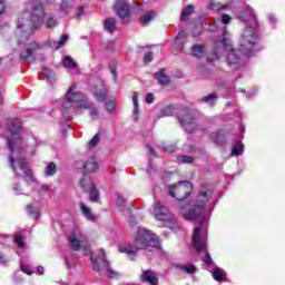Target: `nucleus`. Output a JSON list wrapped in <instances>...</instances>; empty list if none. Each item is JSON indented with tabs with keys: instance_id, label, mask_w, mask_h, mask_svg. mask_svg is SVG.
<instances>
[{
	"instance_id": "1",
	"label": "nucleus",
	"mask_w": 285,
	"mask_h": 285,
	"mask_svg": "<svg viewBox=\"0 0 285 285\" xmlns=\"http://www.w3.org/2000/svg\"><path fill=\"white\" fill-rule=\"evenodd\" d=\"M193 193V184L190 181H178L177 185L169 186L170 197H175L180 202V215L187 222H194L195 219H202L198 226H195L191 237V244L197 253H205L202 258L206 266H213V258L207 250L208 244V220L204 217V213L208 208L215 206V199H213L214 191L208 186H203L199 194L196 197V202L193 206L186 204V197Z\"/></svg>"
},
{
	"instance_id": "2",
	"label": "nucleus",
	"mask_w": 285,
	"mask_h": 285,
	"mask_svg": "<svg viewBox=\"0 0 285 285\" xmlns=\"http://www.w3.org/2000/svg\"><path fill=\"white\" fill-rule=\"evenodd\" d=\"M238 19L245 23H249L240 36L238 52L245 57H253L255 52H259V50H262L259 47V31L257 30V16H255L253 8L247 6L243 11H240ZM227 63L233 70H237V68L244 66L242 58L237 56V50H232L227 55Z\"/></svg>"
},
{
	"instance_id": "3",
	"label": "nucleus",
	"mask_w": 285,
	"mask_h": 285,
	"mask_svg": "<svg viewBox=\"0 0 285 285\" xmlns=\"http://www.w3.org/2000/svg\"><path fill=\"white\" fill-rule=\"evenodd\" d=\"M9 132H11V137L8 138V148L10 150L9 161L10 168H12L16 177H19V173H17V166L22 170L26 175V179H32V175L30 174V168H28V163L26 161V157H23V150L21 149V137L19 132L21 131V120L19 118H11L8 120Z\"/></svg>"
},
{
	"instance_id": "4",
	"label": "nucleus",
	"mask_w": 285,
	"mask_h": 285,
	"mask_svg": "<svg viewBox=\"0 0 285 285\" xmlns=\"http://www.w3.org/2000/svg\"><path fill=\"white\" fill-rule=\"evenodd\" d=\"M46 17V10L43 3L36 2L31 12H24L18 19L17 36L20 38L18 43H26L28 38L35 33V30L43 26V18Z\"/></svg>"
},
{
	"instance_id": "5",
	"label": "nucleus",
	"mask_w": 285,
	"mask_h": 285,
	"mask_svg": "<svg viewBox=\"0 0 285 285\" xmlns=\"http://www.w3.org/2000/svg\"><path fill=\"white\" fill-rule=\"evenodd\" d=\"M146 248H159V238L157 235L153 234V232L144 227H138L134 245L129 244L120 246L118 250L119 253L130 255L131 262H135L136 253H139V250H146Z\"/></svg>"
},
{
	"instance_id": "6",
	"label": "nucleus",
	"mask_w": 285,
	"mask_h": 285,
	"mask_svg": "<svg viewBox=\"0 0 285 285\" xmlns=\"http://www.w3.org/2000/svg\"><path fill=\"white\" fill-rule=\"evenodd\" d=\"M77 88L76 83H72L65 95V101L62 104V114L66 115V110L69 108H92V104L86 100V97L81 92H75Z\"/></svg>"
},
{
	"instance_id": "7",
	"label": "nucleus",
	"mask_w": 285,
	"mask_h": 285,
	"mask_svg": "<svg viewBox=\"0 0 285 285\" xmlns=\"http://www.w3.org/2000/svg\"><path fill=\"white\" fill-rule=\"evenodd\" d=\"M91 266L96 273H101V271H105L107 277H110L111 279L119 275L117 272L110 268V263L108 259H106V250L104 249H100V256L97 258L91 256Z\"/></svg>"
},
{
	"instance_id": "8",
	"label": "nucleus",
	"mask_w": 285,
	"mask_h": 285,
	"mask_svg": "<svg viewBox=\"0 0 285 285\" xmlns=\"http://www.w3.org/2000/svg\"><path fill=\"white\" fill-rule=\"evenodd\" d=\"M69 246L72 250H79L82 248L85 255H92V250L90 249V245L86 242V236L81 233V229H75L69 235Z\"/></svg>"
},
{
	"instance_id": "9",
	"label": "nucleus",
	"mask_w": 285,
	"mask_h": 285,
	"mask_svg": "<svg viewBox=\"0 0 285 285\" xmlns=\"http://www.w3.org/2000/svg\"><path fill=\"white\" fill-rule=\"evenodd\" d=\"M178 121L184 126L187 132H193V126L195 124V110L181 109L178 114Z\"/></svg>"
},
{
	"instance_id": "10",
	"label": "nucleus",
	"mask_w": 285,
	"mask_h": 285,
	"mask_svg": "<svg viewBox=\"0 0 285 285\" xmlns=\"http://www.w3.org/2000/svg\"><path fill=\"white\" fill-rule=\"evenodd\" d=\"M114 10L116 14L122 20V22H126V19L130 17V7L128 6L127 0H116Z\"/></svg>"
},
{
	"instance_id": "11",
	"label": "nucleus",
	"mask_w": 285,
	"mask_h": 285,
	"mask_svg": "<svg viewBox=\"0 0 285 285\" xmlns=\"http://www.w3.org/2000/svg\"><path fill=\"white\" fill-rule=\"evenodd\" d=\"M153 215L158 222H168V219H170L168 208H166L159 200L154 202Z\"/></svg>"
},
{
	"instance_id": "12",
	"label": "nucleus",
	"mask_w": 285,
	"mask_h": 285,
	"mask_svg": "<svg viewBox=\"0 0 285 285\" xmlns=\"http://www.w3.org/2000/svg\"><path fill=\"white\" fill-rule=\"evenodd\" d=\"M227 33L226 30L223 31V40L216 42V49L214 50V58L209 59V61H215V59H219V52L223 50H230V40L226 38Z\"/></svg>"
},
{
	"instance_id": "13",
	"label": "nucleus",
	"mask_w": 285,
	"mask_h": 285,
	"mask_svg": "<svg viewBox=\"0 0 285 285\" xmlns=\"http://www.w3.org/2000/svg\"><path fill=\"white\" fill-rule=\"evenodd\" d=\"M76 0H60L58 4V12L61 17H68L75 10Z\"/></svg>"
},
{
	"instance_id": "14",
	"label": "nucleus",
	"mask_w": 285,
	"mask_h": 285,
	"mask_svg": "<svg viewBox=\"0 0 285 285\" xmlns=\"http://www.w3.org/2000/svg\"><path fill=\"white\" fill-rule=\"evenodd\" d=\"M140 278L142 282H147V284L159 285L157 273H155L153 269L142 271Z\"/></svg>"
},
{
	"instance_id": "15",
	"label": "nucleus",
	"mask_w": 285,
	"mask_h": 285,
	"mask_svg": "<svg viewBox=\"0 0 285 285\" xmlns=\"http://www.w3.org/2000/svg\"><path fill=\"white\" fill-rule=\"evenodd\" d=\"M37 50H41V45H39L38 42L29 43V47L20 53V59H23L24 61L28 59H32V55H35Z\"/></svg>"
},
{
	"instance_id": "16",
	"label": "nucleus",
	"mask_w": 285,
	"mask_h": 285,
	"mask_svg": "<svg viewBox=\"0 0 285 285\" xmlns=\"http://www.w3.org/2000/svg\"><path fill=\"white\" fill-rule=\"evenodd\" d=\"M230 3V0H212L209 4L210 10H224Z\"/></svg>"
},
{
	"instance_id": "17",
	"label": "nucleus",
	"mask_w": 285,
	"mask_h": 285,
	"mask_svg": "<svg viewBox=\"0 0 285 285\" xmlns=\"http://www.w3.org/2000/svg\"><path fill=\"white\" fill-rule=\"evenodd\" d=\"M155 79H157V81H158V83H160V86H166L170 81V79L166 75V69H161L158 72H156Z\"/></svg>"
},
{
	"instance_id": "18",
	"label": "nucleus",
	"mask_w": 285,
	"mask_h": 285,
	"mask_svg": "<svg viewBox=\"0 0 285 285\" xmlns=\"http://www.w3.org/2000/svg\"><path fill=\"white\" fill-rule=\"evenodd\" d=\"M80 210L83 217H86V219L89 222H95L97 219V217L92 215V209H90V207L86 206L85 204H80Z\"/></svg>"
},
{
	"instance_id": "19",
	"label": "nucleus",
	"mask_w": 285,
	"mask_h": 285,
	"mask_svg": "<svg viewBox=\"0 0 285 285\" xmlns=\"http://www.w3.org/2000/svg\"><path fill=\"white\" fill-rule=\"evenodd\" d=\"M80 186L81 188L85 190V193L87 190H90L91 188H95V183H92V178L85 176L81 180H80Z\"/></svg>"
},
{
	"instance_id": "20",
	"label": "nucleus",
	"mask_w": 285,
	"mask_h": 285,
	"mask_svg": "<svg viewBox=\"0 0 285 285\" xmlns=\"http://www.w3.org/2000/svg\"><path fill=\"white\" fill-rule=\"evenodd\" d=\"M105 30L110 33L115 32V30H117V20H115V18L105 20Z\"/></svg>"
},
{
	"instance_id": "21",
	"label": "nucleus",
	"mask_w": 285,
	"mask_h": 285,
	"mask_svg": "<svg viewBox=\"0 0 285 285\" xmlns=\"http://www.w3.org/2000/svg\"><path fill=\"white\" fill-rule=\"evenodd\" d=\"M212 275L216 282H224V279H226V273L220 267H216L212 272Z\"/></svg>"
},
{
	"instance_id": "22",
	"label": "nucleus",
	"mask_w": 285,
	"mask_h": 285,
	"mask_svg": "<svg viewBox=\"0 0 285 285\" xmlns=\"http://www.w3.org/2000/svg\"><path fill=\"white\" fill-rule=\"evenodd\" d=\"M108 95V89L101 87L100 89H96L94 91V97L97 99V101H106V97Z\"/></svg>"
},
{
	"instance_id": "23",
	"label": "nucleus",
	"mask_w": 285,
	"mask_h": 285,
	"mask_svg": "<svg viewBox=\"0 0 285 285\" xmlns=\"http://www.w3.org/2000/svg\"><path fill=\"white\" fill-rule=\"evenodd\" d=\"M210 139L214 141V144H217V146H222L226 139V136H224L222 131H216L210 135Z\"/></svg>"
},
{
	"instance_id": "24",
	"label": "nucleus",
	"mask_w": 285,
	"mask_h": 285,
	"mask_svg": "<svg viewBox=\"0 0 285 285\" xmlns=\"http://www.w3.org/2000/svg\"><path fill=\"white\" fill-rule=\"evenodd\" d=\"M99 168V165L97 164V160H95V157H91L89 161L86 163V171L87 173H96Z\"/></svg>"
},
{
	"instance_id": "25",
	"label": "nucleus",
	"mask_w": 285,
	"mask_h": 285,
	"mask_svg": "<svg viewBox=\"0 0 285 285\" xmlns=\"http://www.w3.org/2000/svg\"><path fill=\"white\" fill-rule=\"evenodd\" d=\"M28 215H30V217H32L33 219H39V207L35 206L32 204L27 205L26 208Z\"/></svg>"
},
{
	"instance_id": "26",
	"label": "nucleus",
	"mask_w": 285,
	"mask_h": 285,
	"mask_svg": "<svg viewBox=\"0 0 285 285\" xmlns=\"http://www.w3.org/2000/svg\"><path fill=\"white\" fill-rule=\"evenodd\" d=\"M86 193H89V200L92 203L99 202V189L97 186L91 187Z\"/></svg>"
},
{
	"instance_id": "27",
	"label": "nucleus",
	"mask_w": 285,
	"mask_h": 285,
	"mask_svg": "<svg viewBox=\"0 0 285 285\" xmlns=\"http://www.w3.org/2000/svg\"><path fill=\"white\" fill-rule=\"evenodd\" d=\"M67 41H68V33H63L59 41H53V43H51V48L59 50V48H63V46H66Z\"/></svg>"
},
{
	"instance_id": "28",
	"label": "nucleus",
	"mask_w": 285,
	"mask_h": 285,
	"mask_svg": "<svg viewBox=\"0 0 285 285\" xmlns=\"http://www.w3.org/2000/svg\"><path fill=\"white\" fill-rule=\"evenodd\" d=\"M239 155H244V145L242 142H236L232 149V156L239 157Z\"/></svg>"
},
{
	"instance_id": "29",
	"label": "nucleus",
	"mask_w": 285,
	"mask_h": 285,
	"mask_svg": "<svg viewBox=\"0 0 285 285\" xmlns=\"http://www.w3.org/2000/svg\"><path fill=\"white\" fill-rule=\"evenodd\" d=\"M191 51L194 57H197V59H202V57H204V46L202 45H194L191 47Z\"/></svg>"
},
{
	"instance_id": "30",
	"label": "nucleus",
	"mask_w": 285,
	"mask_h": 285,
	"mask_svg": "<svg viewBox=\"0 0 285 285\" xmlns=\"http://www.w3.org/2000/svg\"><path fill=\"white\" fill-rule=\"evenodd\" d=\"M195 12V7L193 6H187L184 10H183V13H181V17H180V21H188V17L189 14H193Z\"/></svg>"
},
{
	"instance_id": "31",
	"label": "nucleus",
	"mask_w": 285,
	"mask_h": 285,
	"mask_svg": "<svg viewBox=\"0 0 285 285\" xmlns=\"http://www.w3.org/2000/svg\"><path fill=\"white\" fill-rule=\"evenodd\" d=\"M202 101L205 104H208V106H215V102L217 101V94H209L202 98Z\"/></svg>"
},
{
	"instance_id": "32",
	"label": "nucleus",
	"mask_w": 285,
	"mask_h": 285,
	"mask_svg": "<svg viewBox=\"0 0 285 285\" xmlns=\"http://www.w3.org/2000/svg\"><path fill=\"white\" fill-rule=\"evenodd\" d=\"M154 19H155V11H149L140 18V23L142 26H146L147 23H150V21Z\"/></svg>"
},
{
	"instance_id": "33",
	"label": "nucleus",
	"mask_w": 285,
	"mask_h": 285,
	"mask_svg": "<svg viewBox=\"0 0 285 285\" xmlns=\"http://www.w3.org/2000/svg\"><path fill=\"white\" fill-rule=\"evenodd\" d=\"M42 73H43V76L46 77L48 83H51V85H52L53 81H55V72H53L52 70H50L49 68H45V69L42 70Z\"/></svg>"
},
{
	"instance_id": "34",
	"label": "nucleus",
	"mask_w": 285,
	"mask_h": 285,
	"mask_svg": "<svg viewBox=\"0 0 285 285\" xmlns=\"http://www.w3.org/2000/svg\"><path fill=\"white\" fill-rule=\"evenodd\" d=\"M62 63L65 66V68H77V62H75V60H72V57L70 56H66L65 59L62 60Z\"/></svg>"
},
{
	"instance_id": "35",
	"label": "nucleus",
	"mask_w": 285,
	"mask_h": 285,
	"mask_svg": "<svg viewBox=\"0 0 285 285\" xmlns=\"http://www.w3.org/2000/svg\"><path fill=\"white\" fill-rule=\"evenodd\" d=\"M57 173V165L55 163H50L45 170L46 177H52Z\"/></svg>"
},
{
	"instance_id": "36",
	"label": "nucleus",
	"mask_w": 285,
	"mask_h": 285,
	"mask_svg": "<svg viewBox=\"0 0 285 285\" xmlns=\"http://www.w3.org/2000/svg\"><path fill=\"white\" fill-rule=\"evenodd\" d=\"M86 14V4H80L76 9L75 19H82V17Z\"/></svg>"
},
{
	"instance_id": "37",
	"label": "nucleus",
	"mask_w": 285,
	"mask_h": 285,
	"mask_svg": "<svg viewBox=\"0 0 285 285\" xmlns=\"http://www.w3.org/2000/svg\"><path fill=\"white\" fill-rule=\"evenodd\" d=\"M179 269L190 275L197 271V267L195 265H180Z\"/></svg>"
},
{
	"instance_id": "38",
	"label": "nucleus",
	"mask_w": 285,
	"mask_h": 285,
	"mask_svg": "<svg viewBox=\"0 0 285 285\" xmlns=\"http://www.w3.org/2000/svg\"><path fill=\"white\" fill-rule=\"evenodd\" d=\"M14 244H17L18 248H24L26 243H23V237L21 235L17 234L13 238Z\"/></svg>"
},
{
	"instance_id": "39",
	"label": "nucleus",
	"mask_w": 285,
	"mask_h": 285,
	"mask_svg": "<svg viewBox=\"0 0 285 285\" xmlns=\"http://www.w3.org/2000/svg\"><path fill=\"white\" fill-rule=\"evenodd\" d=\"M99 139H101V136L99 134H96L92 139L88 142L89 148H95L97 144H99Z\"/></svg>"
},
{
	"instance_id": "40",
	"label": "nucleus",
	"mask_w": 285,
	"mask_h": 285,
	"mask_svg": "<svg viewBox=\"0 0 285 285\" xmlns=\"http://www.w3.org/2000/svg\"><path fill=\"white\" fill-rule=\"evenodd\" d=\"M57 26V20L52 16H49L46 21V28H55Z\"/></svg>"
},
{
	"instance_id": "41",
	"label": "nucleus",
	"mask_w": 285,
	"mask_h": 285,
	"mask_svg": "<svg viewBox=\"0 0 285 285\" xmlns=\"http://www.w3.org/2000/svg\"><path fill=\"white\" fill-rule=\"evenodd\" d=\"M178 161H179L180 164H193L194 159H193V157H190V156H180V157L178 158Z\"/></svg>"
},
{
	"instance_id": "42",
	"label": "nucleus",
	"mask_w": 285,
	"mask_h": 285,
	"mask_svg": "<svg viewBox=\"0 0 285 285\" xmlns=\"http://www.w3.org/2000/svg\"><path fill=\"white\" fill-rule=\"evenodd\" d=\"M20 268L22 271V273H26V275H32L35 273V271H32V268H30L28 265L21 263Z\"/></svg>"
},
{
	"instance_id": "43",
	"label": "nucleus",
	"mask_w": 285,
	"mask_h": 285,
	"mask_svg": "<svg viewBox=\"0 0 285 285\" xmlns=\"http://www.w3.org/2000/svg\"><path fill=\"white\" fill-rule=\"evenodd\" d=\"M131 99L134 104V115H137V112H139V100L137 99V95H134Z\"/></svg>"
},
{
	"instance_id": "44",
	"label": "nucleus",
	"mask_w": 285,
	"mask_h": 285,
	"mask_svg": "<svg viewBox=\"0 0 285 285\" xmlns=\"http://www.w3.org/2000/svg\"><path fill=\"white\" fill-rule=\"evenodd\" d=\"M173 116V107H165L161 109V117Z\"/></svg>"
},
{
	"instance_id": "45",
	"label": "nucleus",
	"mask_w": 285,
	"mask_h": 285,
	"mask_svg": "<svg viewBox=\"0 0 285 285\" xmlns=\"http://www.w3.org/2000/svg\"><path fill=\"white\" fill-rule=\"evenodd\" d=\"M106 110H107V112L112 115V112H115V101L111 100V101L106 102Z\"/></svg>"
},
{
	"instance_id": "46",
	"label": "nucleus",
	"mask_w": 285,
	"mask_h": 285,
	"mask_svg": "<svg viewBox=\"0 0 285 285\" xmlns=\"http://www.w3.org/2000/svg\"><path fill=\"white\" fill-rule=\"evenodd\" d=\"M230 17L226 13H224L220 18L217 19V21H220V23H224L225 26L230 23Z\"/></svg>"
},
{
	"instance_id": "47",
	"label": "nucleus",
	"mask_w": 285,
	"mask_h": 285,
	"mask_svg": "<svg viewBox=\"0 0 285 285\" xmlns=\"http://www.w3.org/2000/svg\"><path fill=\"white\" fill-rule=\"evenodd\" d=\"M116 204H117L118 208H120V210H124L126 199H124V197H121V196H118L117 200H116Z\"/></svg>"
},
{
	"instance_id": "48",
	"label": "nucleus",
	"mask_w": 285,
	"mask_h": 285,
	"mask_svg": "<svg viewBox=\"0 0 285 285\" xmlns=\"http://www.w3.org/2000/svg\"><path fill=\"white\" fill-rule=\"evenodd\" d=\"M75 168H77L78 170H86V161L83 160L76 161Z\"/></svg>"
},
{
	"instance_id": "49",
	"label": "nucleus",
	"mask_w": 285,
	"mask_h": 285,
	"mask_svg": "<svg viewBox=\"0 0 285 285\" xmlns=\"http://www.w3.org/2000/svg\"><path fill=\"white\" fill-rule=\"evenodd\" d=\"M163 150H165V153H175V150H177V146L168 145V146L163 147Z\"/></svg>"
},
{
	"instance_id": "50",
	"label": "nucleus",
	"mask_w": 285,
	"mask_h": 285,
	"mask_svg": "<svg viewBox=\"0 0 285 285\" xmlns=\"http://www.w3.org/2000/svg\"><path fill=\"white\" fill-rule=\"evenodd\" d=\"M145 63H150L153 61V52H147L144 57Z\"/></svg>"
},
{
	"instance_id": "51",
	"label": "nucleus",
	"mask_w": 285,
	"mask_h": 285,
	"mask_svg": "<svg viewBox=\"0 0 285 285\" xmlns=\"http://www.w3.org/2000/svg\"><path fill=\"white\" fill-rule=\"evenodd\" d=\"M145 101L146 104H153V101H155V97H153V94H147Z\"/></svg>"
},
{
	"instance_id": "52",
	"label": "nucleus",
	"mask_w": 285,
	"mask_h": 285,
	"mask_svg": "<svg viewBox=\"0 0 285 285\" xmlns=\"http://www.w3.org/2000/svg\"><path fill=\"white\" fill-rule=\"evenodd\" d=\"M90 115L91 117H94L95 119H97V117H99V111L95 108L90 109Z\"/></svg>"
},
{
	"instance_id": "53",
	"label": "nucleus",
	"mask_w": 285,
	"mask_h": 285,
	"mask_svg": "<svg viewBox=\"0 0 285 285\" xmlns=\"http://www.w3.org/2000/svg\"><path fill=\"white\" fill-rule=\"evenodd\" d=\"M6 11V2L3 0H0V14H3Z\"/></svg>"
},
{
	"instance_id": "54",
	"label": "nucleus",
	"mask_w": 285,
	"mask_h": 285,
	"mask_svg": "<svg viewBox=\"0 0 285 285\" xmlns=\"http://www.w3.org/2000/svg\"><path fill=\"white\" fill-rule=\"evenodd\" d=\"M45 268H43V266H38V267H36V273L38 274V275H43V273H45Z\"/></svg>"
},
{
	"instance_id": "55",
	"label": "nucleus",
	"mask_w": 285,
	"mask_h": 285,
	"mask_svg": "<svg viewBox=\"0 0 285 285\" xmlns=\"http://www.w3.org/2000/svg\"><path fill=\"white\" fill-rule=\"evenodd\" d=\"M111 75L114 76L115 81H117V68L112 67L110 69Z\"/></svg>"
},
{
	"instance_id": "56",
	"label": "nucleus",
	"mask_w": 285,
	"mask_h": 285,
	"mask_svg": "<svg viewBox=\"0 0 285 285\" xmlns=\"http://www.w3.org/2000/svg\"><path fill=\"white\" fill-rule=\"evenodd\" d=\"M8 261L6 259V255L0 253V264H6Z\"/></svg>"
},
{
	"instance_id": "57",
	"label": "nucleus",
	"mask_w": 285,
	"mask_h": 285,
	"mask_svg": "<svg viewBox=\"0 0 285 285\" xmlns=\"http://www.w3.org/2000/svg\"><path fill=\"white\" fill-rule=\"evenodd\" d=\"M13 190L16 195H21V190L19 189V185H14Z\"/></svg>"
},
{
	"instance_id": "58",
	"label": "nucleus",
	"mask_w": 285,
	"mask_h": 285,
	"mask_svg": "<svg viewBox=\"0 0 285 285\" xmlns=\"http://www.w3.org/2000/svg\"><path fill=\"white\" fill-rule=\"evenodd\" d=\"M268 19H269V23H276L277 22V20L275 19V16H273V14H271L268 17Z\"/></svg>"
},
{
	"instance_id": "59",
	"label": "nucleus",
	"mask_w": 285,
	"mask_h": 285,
	"mask_svg": "<svg viewBox=\"0 0 285 285\" xmlns=\"http://www.w3.org/2000/svg\"><path fill=\"white\" fill-rule=\"evenodd\" d=\"M148 150H149L150 155H154V157L157 156V151H155V149L153 147L148 146Z\"/></svg>"
},
{
	"instance_id": "60",
	"label": "nucleus",
	"mask_w": 285,
	"mask_h": 285,
	"mask_svg": "<svg viewBox=\"0 0 285 285\" xmlns=\"http://www.w3.org/2000/svg\"><path fill=\"white\" fill-rule=\"evenodd\" d=\"M66 266L67 268H72V264H70V261H68V258H66Z\"/></svg>"
},
{
	"instance_id": "61",
	"label": "nucleus",
	"mask_w": 285,
	"mask_h": 285,
	"mask_svg": "<svg viewBox=\"0 0 285 285\" xmlns=\"http://www.w3.org/2000/svg\"><path fill=\"white\" fill-rule=\"evenodd\" d=\"M181 37H184V31H180L177 36V39H181Z\"/></svg>"
},
{
	"instance_id": "62",
	"label": "nucleus",
	"mask_w": 285,
	"mask_h": 285,
	"mask_svg": "<svg viewBox=\"0 0 285 285\" xmlns=\"http://www.w3.org/2000/svg\"><path fill=\"white\" fill-rule=\"evenodd\" d=\"M50 187L48 185L42 186V190H48Z\"/></svg>"
},
{
	"instance_id": "63",
	"label": "nucleus",
	"mask_w": 285,
	"mask_h": 285,
	"mask_svg": "<svg viewBox=\"0 0 285 285\" xmlns=\"http://www.w3.org/2000/svg\"><path fill=\"white\" fill-rule=\"evenodd\" d=\"M0 104H3V97L0 96Z\"/></svg>"
},
{
	"instance_id": "64",
	"label": "nucleus",
	"mask_w": 285,
	"mask_h": 285,
	"mask_svg": "<svg viewBox=\"0 0 285 285\" xmlns=\"http://www.w3.org/2000/svg\"><path fill=\"white\" fill-rule=\"evenodd\" d=\"M99 86H104V82H102V81H99Z\"/></svg>"
}]
</instances>
